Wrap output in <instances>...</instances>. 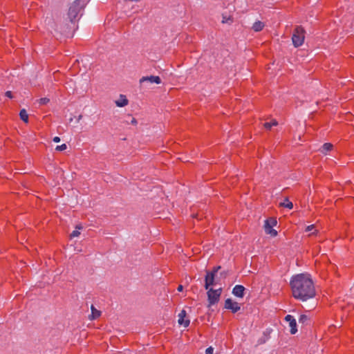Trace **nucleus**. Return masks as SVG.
<instances>
[{
	"label": "nucleus",
	"mask_w": 354,
	"mask_h": 354,
	"mask_svg": "<svg viewBox=\"0 0 354 354\" xmlns=\"http://www.w3.org/2000/svg\"><path fill=\"white\" fill-rule=\"evenodd\" d=\"M293 297L302 301L315 295V289L310 274L301 273L292 277L290 282Z\"/></svg>",
	"instance_id": "f257e3e1"
},
{
	"label": "nucleus",
	"mask_w": 354,
	"mask_h": 354,
	"mask_svg": "<svg viewBox=\"0 0 354 354\" xmlns=\"http://www.w3.org/2000/svg\"><path fill=\"white\" fill-rule=\"evenodd\" d=\"M86 5L85 0H75L70 6L67 13L69 21L73 23L80 12Z\"/></svg>",
	"instance_id": "f03ea898"
},
{
	"label": "nucleus",
	"mask_w": 354,
	"mask_h": 354,
	"mask_svg": "<svg viewBox=\"0 0 354 354\" xmlns=\"http://www.w3.org/2000/svg\"><path fill=\"white\" fill-rule=\"evenodd\" d=\"M305 30L301 26H297L292 37V44L295 48L301 46L305 39Z\"/></svg>",
	"instance_id": "7ed1b4c3"
},
{
	"label": "nucleus",
	"mask_w": 354,
	"mask_h": 354,
	"mask_svg": "<svg viewBox=\"0 0 354 354\" xmlns=\"http://www.w3.org/2000/svg\"><path fill=\"white\" fill-rule=\"evenodd\" d=\"M277 224V219L274 217H270L265 221L263 229L266 234L270 235L271 236H276L277 232L273 229L274 226Z\"/></svg>",
	"instance_id": "20e7f679"
},
{
	"label": "nucleus",
	"mask_w": 354,
	"mask_h": 354,
	"mask_svg": "<svg viewBox=\"0 0 354 354\" xmlns=\"http://www.w3.org/2000/svg\"><path fill=\"white\" fill-rule=\"evenodd\" d=\"M207 290L209 303L210 305H214L219 300L221 294V289L218 288L217 290H214L212 288H209Z\"/></svg>",
	"instance_id": "39448f33"
},
{
	"label": "nucleus",
	"mask_w": 354,
	"mask_h": 354,
	"mask_svg": "<svg viewBox=\"0 0 354 354\" xmlns=\"http://www.w3.org/2000/svg\"><path fill=\"white\" fill-rule=\"evenodd\" d=\"M225 308L231 310L232 313H236L241 308L239 304L231 299L225 300Z\"/></svg>",
	"instance_id": "423d86ee"
},
{
	"label": "nucleus",
	"mask_w": 354,
	"mask_h": 354,
	"mask_svg": "<svg viewBox=\"0 0 354 354\" xmlns=\"http://www.w3.org/2000/svg\"><path fill=\"white\" fill-rule=\"evenodd\" d=\"M285 320L288 322L289 326L290 328V333L295 334L297 332L296 319L293 316L288 315L286 316Z\"/></svg>",
	"instance_id": "0eeeda50"
},
{
	"label": "nucleus",
	"mask_w": 354,
	"mask_h": 354,
	"mask_svg": "<svg viewBox=\"0 0 354 354\" xmlns=\"http://www.w3.org/2000/svg\"><path fill=\"white\" fill-rule=\"evenodd\" d=\"M186 311L185 310H182L180 313L178 314V323L183 326L184 327H187L189 324V319H185L186 317Z\"/></svg>",
	"instance_id": "6e6552de"
},
{
	"label": "nucleus",
	"mask_w": 354,
	"mask_h": 354,
	"mask_svg": "<svg viewBox=\"0 0 354 354\" xmlns=\"http://www.w3.org/2000/svg\"><path fill=\"white\" fill-rule=\"evenodd\" d=\"M214 278L215 276L214 275V273L207 271V274L205 278V288L206 290H208L209 286L214 283Z\"/></svg>",
	"instance_id": "1a4fd4ad"
},
{
	"label": "nucleus",
	"mask_w": 354,
	"mask_h": 354,
	"mask_svg": "<svg viewBox=\"0 0 354 354\" xmlns=\"http://www.w3.org/2000/svg\"><path fill=\"white\" fill-rule=\"evenodd\" d=\"M144 82H149L151 83H156V84H159L161 83V80L158 76L151 75V76L142 77L140 80V84H142Z\"/></svg>",
	"instance_id": "9d476101"
},
{
	"label": "nucleus",
	"mask_w": 354,
	"mask_h": 354,
	"mask_svg": "<svg viewBox=\"0 0 354 354\" xmlns=\"http://www.w3.org/2000/svg\"><path fill=\"white\" fill-rule=\"evenodd\" d=\"M245 288L241 285H236L232 290L234 295L242 298L244 295Z\"/></svg>",
	"instance_id": "9b49d317"
},
{
	"label": "nucleus",
	"mask_w": 354,
	"mask_h": 354,
	"mask_svg": "<svg viewBox=\"0 0 354 354\" xmlns=\"http://www.w3.org/2000/svg\"><path fill=\"white\" fill-rule=\"evenodd\" d=\"M115 104L118 107H124L129 104V100L124 95H120L119 99L115 101Z\"/></svg>",
	"instance_id": "f8f14e48"
},
{
	"label": "nucleus",
	"mask_w": 354,
	"mask_h": 354,
	"mask_svg": "<svg viewBox=\"0 0 354 354\" xmlns=\"http://www.w3.org/2000/svg\"><path fill=\"white\" fill-rule=\"evenodd\" d=\"M279 207H286L289 209L293 208V204L290 202L288 197H285L283 201L279 204Z\"/></svg>",
	"instance_id": "ddd939ff"
},
{
	"label": "nucleus",
	"mask_w": 354,
	"mask_h": 354,
	"mask_svg": "<svg viewBox=\"0 0 354 354\" xmlns=\"http://www.w3.org/2000/svg\"><path fill=\"white\" fill-rule=\"evenodd\" d=\"M264 23L261 21H257L253 24L252 29L255 32H259L264 28Z\"/></svg>",
	"instance_id": "4468645a"
},
{
	"label": "nucleus",
	"mask_w": 354,
	"mask_h": 354,
	"mask_svg": "<svg viewBox=\"0 0 354 354\" xmlns=\"http://www.w3.org/2000/svg\"><path fill=\"white\" fill-rule=\"evenodd\" d=\"M83 229V227L82 225H77L75 227V230L74 231H73L69 236L71 239H73V238H75V237H77L80 235V230H82Z\"/></svg>",
	"instance_id": "2eb2a0df"
},
{
	"label": "nucleus",
	"mask_w": 354,
	"mask_h": 354,
	"mask_svg": "<svg viewBox=\"0 0 354 354\" xmlns=\"http://www.w3.org/2000/svg\"><path fill=\"white\" fill-rule=\"evenodd\" d=\"M100 311L95 308L93 306H91V315H90L91 319H95L100 316Z\"/></svg>",
	"instance_id": "dca6fc26"
},
{
	"label": "nucleus",
	"mask_w": 354,
	"mask_h": 354,
	"mask_svg": "<svg viewBox=\"0 0 354 354\" xmlns=\"http://www.w3.org/2000/svg\"><path fill=\"white\" fill-rule=\"evenodd\" d=\"M20 118L26 123L28 122V115L25 109L21 110L19 113Z\"/></svg>",
	"instance_id": "f3484780"
},
{
	"label": "nucleus",
	"mask_w": 354,
	"mask_h": 354,
	"mask_svg": "<svg viewBox=\"0 0 354 354\" xmlns=\"http://www.w3.org/2000/svg\"><path fill=\"white\" fill-rule=\"evenodd\" d=\"M222 23L223 24H225V23H228V24H231L232 22V18L230 15H225V14H223V17H222Z\"/></svg>",
	"instance_id": "a211bd4d"
},
{
	"label": "nucleus",
	"mask_w": 354,
	"mask_h": 354,
	"mask_svg": "<svg viewBox=\"0 0 354 354\" xmlns=\"http://www.w3.org/2000/svg\"><path fill=\"white\" fill-rule=\"evenodd\" d=\"M333 149V145L330 143H325L322 146V153H325V151H330Z\"/></svg>",
	"instance_id": "6ab92c4d"
},
{
	"label": "nucleus",
	"mask_w": 354,
	"mask_h": 354,
	"mask_svg": "<svg viewBox=\"0 0 354 354\" xmlns=\"http://www.w3.org/2000/svg\"><path fill=\"white\" fill-rule=\"evenodd\" d=\"M278 124V122L274 120L271 123L266 122L263 124L264 127L267 129H270L272 126H277Z\"/></svg>",
	"instance_id": "aec40b11"
},
{
	"label": "nucleus",
	"mask_w": 354,
	"mask_h": 354,
	"mask_svg": "<svg viewBox=\"0 0 354 354\" xmlns=\"http://www.w3.org/2000/svg\"><path fill=\"white\" fill-rule=\"evenodd\" d=\"M309 318L306 315H301L299 318V322L301 324H305L308 321Z\"/></svg>",
	"instance_id": "412c9836"
},
{
	"label": "nucleus",
	"mask_w": 354,
	"mask_h": 354,
	"mask_svg": "<svg viewBox=\"0 0 354 354\" xmlns=\"http://www.w3.org/2000/svg\"><path fill=\"white\" fill-rule=\"evenodd\" d=\"M66 148H67L66 145V144H63L62 145L57 146L55 149L57 151H62L65 150Z\"/></svg>",
	"instance_id": "4be33fe9"
},
{
	"label": "nucleus",
	"mask_w": 354,
	"mask_h": 354,
	"mask_svg": "<svg viewBox=\"0 0 354 354\" xmlns=\"http://www.w3.org/2000/svg\"><path fill=\"white\" fill-rule=\"evenodd\" d=\"M49 101H50V100L48 98L43 97V98L39 99V103L40 104H46L48 103Z\"/></svg>",
	"instance_id": "5701e85b"
},
{
	"label": "nucleus",
	"mask_w": 354,
	"mask_h": 354,
	"mask_svg": "<svg viewBox=\"0 0 354 354\" xmlns=\"http://www.w3.org/2000/svg\"><path fill=\"white\" fill-rule=\"evenodd\" d=\"M128 118L130 119V122L132 124L136 125L137 124V120L133 118L131 115H128Z\"/></svg>",
	"instance_id": "b1692460"
},
{
	"label": "nucleus",
	"mask_w": 354,
	"mask_h": 354,
	"mask_svg": "<svg viewBox=\"0 0 354 354\" xmlns=\"http://www.w3.org/2000/svg\"><path fill=\"white\" fill-rule=\"evenodd\" d=\"M213 353H214V348L212 346L208 347L205 350V354H213Z\"/></svg>",
	"instance_id": "393cba45"
},
{
	"label": "nucleus",
	"mask_w": 354,
	"mask_h": 354,
	"mask_svg": "<svg viewBox=\"0 0 354 354\" xmlns=\"http://www.w3.org/2000/svg\"><path fill=\"white\" fill-rule=\"evenodd\" d=\"M315 228V225H310L306 227V232H310Z\"/></svg>",
	"instance_id": "a878e982"
},
{
	"label": "nucleus",
	"mask_w": 354,
	"mask_h": 354,
	"mask_svg": "<svg viewBox=\"0 0 354 354\" xmlns=\"http://www.w3.org/2000/svg\"><path fill=\"white\" fill-rule=\"evenodd\" d=\"M220 268H221L220 266L215 267V268H214L213 270L211 272L214 273V275L215 276V274L217 273V272L218 271V270Z\"/></svg>",
	"instance_id": "bb28decb"
},
{
	"label": "nucleus",
	"mask_w": 354,
	"mask_h": 354,
	"mask_svg": "<svg viewBox=\"0 0 354 354\" xmlns=\"http://www.w3.org/2000/svg\"><path fill=\"white\" fill-rule=\"evenodd\" d=\"M6 95L9 97V98H12V93L11 91H7L6 93Z\"/></svg>",
	"instance_id": "cd10ccee"
},
{
	"label": "nucleus",
	"mask_w": 354,
	"mask_h": 354,
	"mask_svg": "<svg viewBox=\"0 0 354 354\" xmlns=\"http://www.w3.org/2000/svg\"><path fill=\"white\" fill-rule=\"evenodd\" d=\"M53 141H54L55 142H59L60 141V138H59V137H58V136H55V137L53 138Z\"/></svg>",
	"instance_id": "c85d7f7f"
},
{
	"label": "nucleus",
	"mask_w": 354,
	"mask_h": 354,
	"mask_svg": "<svg viewBox=\"0 0 354 354\" xmlns=\"http://www.w3.org/2000/svg\"><path fill=\"white\" fill-rule=\"evenodd\" d=\"M177 290L179 291V292H181L183 291V286L182 285H179Z\"/></svg>",
	"instance_id": "c756f323"
},
{
	"label": "nucleus",
	"mask_w": 354,
	"mask_h": 354,
	"mask_svg": "<svg viewBox=\"0 0 354 354\" xmlns=\"http://www.w3.org/2000/svg\"><path fill=\"white\" fill-rule=\"evenodd\" d=\"M82 115H80L77 118V122H79L80 120H82Z\"/></svg>",
	"instance_id": "7c9ffc66"
},
{
	"label": "nucleus",
	"mask_w": 354,
	"mask_h": 354,
	"mask_svg": "<svg viewBox=\"0 0 354 354\" xmlns=\"http://www.w3.org/2000/svg\"><path fill=\"white\" fill-rule=\"evenodd\" d=\"M73 118H71L69 119V122H73Z\"/></svg>",
	"instance_id": "2f4dec72"
},
{
	"label": "nucleus",
	"mask_w": 354,
	"mask_h": 354,
	"mask_svg": "<svg viewBox=\"0 0 354 354\" xmlns=\"http://www.w3.org/2000/svg\"><path fill=\"white\" fill-rule=\"evenodd\" d=\"M317 232V230H315V232H313V234H315Z\"/></svg>",
	"instance_id": "473e14b6"
}]
</instances>
